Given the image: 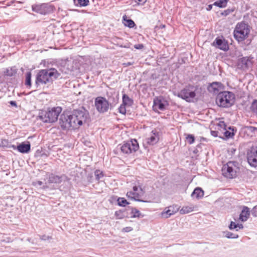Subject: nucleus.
<instances>
[{
	"label": "nucleus",
	"instance_id": "nucleus-1",
	"mask_svg": "<svg viewBox=\"0 0 257 257\" xmlns=\"http://www.w3.org/2000/svg\"><path fill=\"white\" fill-rule=\"evenodd\" d=\"M250 29V27L244 21L237 23L233 33L235 40L238 43L246 40L249 36Z\"/></svg>",
	"mask_w": 257,
	"mask_h": 257
},
{
	"label": "nucleus",
	"instance_id": "nucleus-2",
	"mask_svg": "<svg viewBox=\"0 0 257 257\" xmlns=\"http://www.w3.org/2000/svg\"><path fill=\"white\" fill-rule=\"evenodd\" d=\"M60 76V73L55 68H51L49 70L43 69L38 73L36 83L37 84H46L49 82L51 77L56 79Z\"/></svg>",
	"mask_w": 257,
	"mask_h": 257
},
{
	"label": "nucleus",
	"instance_id": "nucleus-3",
	"mask_svg": "<svg viewBox=\"0 0 257 257\" xmlns=\"http://www.w3.org/2000/svg\"><path fill=\"white\" fill-rule=\"evenodd\" d=\"M62 109L60 106L49 107L47 110L42 112L40 119L45 122L53 123L58 120Z\"/></svg>",
	"mask_w": 257,
	"mask_h": 257
},
{
	"label": "nucleus",
	"instance_id": "nucleus-4",
	"mask_svg": "<svg viewBox=\"0 0 257 257\" xmlns=\"http://www.w3.org/2000/svg\"><path fill=\"white\" fill-rule=\"evenodd\" d=\"M234 96L228 91L219 93L216 97V103L219 106L228 107L234 103Z\"/></svg>",
	"mask_w": 257,
	"mask_h": 257
},
{
	"label": "nucleus",
	"instance_id": "nucleus-5",
	"mask_svg": "<svg viewBox=\"0 0 257 257\" xmlns=\"http://www.w3.org/2000/svg\"><path fill=\"white\" fill-rule=\"evenodd\" d=\"M239 168L235 162L230 161L224 165L222 168V175L229 179L235 178L239 172Z\"/></svg>",
	"mask_w": 257,
	"mask_h": 257
},
{
	"label": "nucleus",
	"instance_id": "nucleus-6",
	"mask_svg": "<svg viewBox=\"0 0 257 257\" xmlns=\"http://www.w3.org/2000/svg\"><path fill=\"white\" fill-rule=\"evenodd\" d=\"M145 190L140 186H134L133 190L128 191L126 196L127 197L132 200L140 202H147L145 196Z\"/></svg>",
	"mask_w": 257,
	"mask_h": 257
},
{
	"label": "nucleus",
	"instance_id": "nucleus-7",
	"mask_svg": "<svg viewBox=\"0 0 257 257\" xmlns=\"http://www.w3.org/2000/svg\"><path fill=\"white\" fill-rule=\"evenodd\" d=\"M87 118L86 114L81 110H74L72 114L70 115V119L73 125V128H79L86 121Z\"/></svg>",
	"mask_w": 257,
	"mask_h": 257
},
{
	"label": "nucleus",
	"instance_id": "nucleus-8",
	"mask_svg": "<svg viewBox=\"0 0 257 257\" xmlns=\"http://www.w3.org/2000/svg\"><path fill=\"white\" fill-rule=\"evenodd\" d=\"M139 145L137 140L131 139L124 142L120 147L121 152L125 154H131L139 149Z\"/></svg>",
	"mask_w": 257,
	"mask_h": 257
},
{
	"label": "nucleus",
	"instance_id": "nucleus-9",
	"mask_svg": "<svg viewBox=\"0 0 257 257\" xmlns=\"http://www.w3.org/2000/svg\"><path fill=\"white\" fill-rule=\"evenodd\" d=\"M194 87L189 85L182 89L178 93V97L185 100L187 102H192L194 101L196 96Z\"/></svg>",
	"mask_w": 257,
	"mask_h": 257
},
{
	"label": "nucleus",
	"instance_id": "nucleus-10",
	"mask_svg": "<svg viewBox=\"0 0 257 257\" xmlns=\"http://www.w3.org/2000/svg\"><path fill=\"white\" fill-rule=\"evenodd\" d=\"M95 107L99 113L107 112L109 108L108 101L104 97L98 96L94 100Z\"/></svg>",
	"mask_w": 257,
	"mask_h": 257
},
{
	"label": "nucleus",
	"instance_id": "nucleus-11",
	"mask_svg": "<svg viewBox=\"0 0 257 257\" xmlns=\"http://www.w3.org/2000/svg\"><path fill=\"white\" fill-rule=\"evenodd\" d=\"M32 8L33 12L42 15H46L53 12L55 10L53 6L48 4L34 5Z\"/></svg>",
	"mask_w": 257,
	"mask_h": 257
},
{
	"label": "nucleus",
	"instance_id": "nucleus-12",
	"mask_svg": "<svg viewBox=\"0 0 257 257\" xmlns=\"http://www.w3.org/2000/svg\"><path fill=\"white\" fill-rule=\"evenodd\" d=\"M168 101L162 96L155 97L153 101V108L155 111H163L168 106Z\"/></svg>",
	"mask_w": 257,
	"mask_h": 257
},
{
	"label": "nucleus",
	"instance_id": "nucleus-13",
	"mask_svg": "<svg viewBox=\"0 0 257 257\" xmlns=\"http://www.w3.org/2000/svg\"><path fill=\"white\" fill-rule=\"evenodd\" d=\"M247 160L251 166L257 167V147H252L247 151Z\"/></svg>",
	"mask_w": 257,
	"mask_h": 257
},
{
	"label": "nucleus",
	"instance_id": "nucleus-14",
	"mask_svg": "<svg viewBox=\"0 0 257 257\" xmlns=\"http://www.w3.org/2000/svg\"><path fill=\"white\" fill-rule=\"evenodd\" d=\"M122 99V102L118 108V111L119 113L125 114L126 111V108L131 106L133 104L134 100L125 94H123Z\"/></svg>",
	"mask_w": 257,
	"mask_h": 257
},
{
	"label": "nucleus",
	"instance_id": "nucleus-15",
	"mask_svg": "<svg viewBox=\"0 0 257 257\" xmlns=\"http://www.w3.org/2000/svg\"><path fill=\"white\" fill-rule=\"evenodd\" d=\"M59 124L63 130H70L73 128V125L70 119V115L62 114L61 115Z\"/></svg>",
	"mask_w": 257,
	"mask_h": 257
},
{
	"label": "nucleus",
	"instance_id": "nucleus-16",
	"mask_svg": "<svg viewBox=\"0 0 257 257\" xmlns=\"http://www.w3.org/2000/svg\"><path fill=\"white\" fill-rule=\"evenodd\" d=\"M179 210V208L177 205H172L164 208V210L161 213V217L164 218H168L171 215L177 213Z\"/></svg>",
	"mask_w": 257,
	"mask_h": 257
},
{
	"label": "nucleus",
	"instance_id": "nucleus-17",
	"mask_svg": "<svg viewBox=\"0 0 257 257\" xmlns=\"http://www.w3.org/2000/svg\"><path fill=\"white\" fill-rule=\"evenodd\" d=\"M212 45L223 51H227L229 48L227 42L224 39L222 40L219 38H216Z\"/></svg>",
	"mask_w": 257,
	"mask_h": 257
},
{
	"label": "nucleus",
	"instance_id": "nucleus-18",
	"mask_svg": "<svg viewBox=\"0 0 257 257\" xmlns=\"http://www.w3.org/2000/svg\"><path fill=\"white\" fill-rule=\"evenodd\" d=\"M159 139V133L156 130H153L151 132L150 136L147 138V143L150 145H154L158 142Z\"/></svg>",
	"mask_w": 257,
	"mask_h": 257
},
{
	"label": "nucleus",
	"instance_id": "nucleus-19",
	"mask_svg": "<svg viewBox=\"0 0 257 257\" xmlns=\"http://www.w3.org/2000/svg\"><path fill=\"white\" fill-rule=\"evenodd\" d=\"M12 147L14 149H17L21 153H27L30 152L31 149V145L29 142H28L27 144L22 143L17 147L15 146H13Z\"/></svg>",
	"mask_w": 257,
	"mask_h": 257
},
{
	"label": "nucleus",
	"instance_id": "nucleus-20",
	"mask_svg": "<svg viewBox=\"0 0 257 257\" xmlns=\"http://www.w3.org/2000/svg\"><path fill=\"white\" fill-rule=\"evenodd\" d=\"M250 60L248 57H242L239 59L237 62V67L241 69H246L248 67Z\"/></svg>",
	"mask_w": 257,
	"mask_h": 257
},
{
	"label": "nucleus",
	"instance_id": "nucleus-21",
	"mask_svg": "<svg viewBox=\"0 0 257 257\" xmlns=\"http://www.w3.org/2000/svg\"><path fill=\"white\" fill-rule=\"evenodd\" d=\"M250 215L249 209L247 207L244 206L239 215V219L242 221H245Z\"/></svg>",
	"mask_w": 257,
	"mask_h": 257
},
{
	"label": "nucleus",
	"instance_id": "nucleus-22",
	"mask_svg": "<svg viewBox=\"0 0 257 257\" xmlns=\"http://www.w3.org/2000/svg\"><path fill=\"white\" fill-rule=\"evenodd\" d=\"M223 88V85L220 82H213L210 85L211 91L213 93H218Z\"/></svg>",
	"mask_w": 257,
	"mask_h": 257
},
{
	"label": "nucleus",
	"instance_id": "nucleus-23",
	"mask_svg": "<svg viewBox=\"0 0 257 257\" xmlns=\"http://www.w3.org/2000/svg\"><path fill=\"white\" fill-rule=\"evenodd\" d=\"M191 196L196 199H200L204 196V191L199 187L196 188L192 192Z\"/></svg>",
	"mask_w": 257,
	"mask_h": 257
},
{
	"label": "nucleus",
	"instance_id": "nucleus-24",
	"mask_svg": "<svg viewBox=\"0 0 257 257\" xmlns=\"http://www.w3.org/2000/svg\"><path fill=\"white\" fill-rule=\"evenodd\" d=\"M122 23L125 26L130 28H133L136 26L135 22L131 19H127L126 15L122 17Z\"/></svg>",
	"mask_w": 257,
	"mask_h": 257
},
{
	"label": "nucleus",
	"instance_id": "nucleus-25",
	"mask_svg": "<svg viewBox=\"0 0 257 257\" xmlns=\"http://www.w3.org/2000/svg\"><path fill=\"white\" fill-rule=\"evenodd\" d=\"M194 206L193 205L184 206L180 210V213L181 214H185L190 213L194 211Z\"/></svg>",
	"mask_w": 257,
	"mask_h": 257
},
{
	"label": "nucleus",
	"instance_id": "nucleus-26",
	"mask_svg": "<svg viewBox=\"0 0 257 257\" xmlns=\"http://www.w3.org/2000/svg\"><path fill=\"white\" fill-rule=\"evenodd\" d=\"M61 181V177L54 174H51L48 180L49 183H60Z\"/></svg>",
	"mask_w": 257,
	"mask_h": 257
},
{
	"label": "nucleus",
	"instance_id": "nucleus-27",
	"mask_svg": "<svg viewBox=\"0 0 257 257\" xmlns=\"http://www.w3.org/2000/svg\"><path fill=\"white\" fill-rule=\"evenodd\" d=\"M229 0H219L213 3V5L220 8H225Z\"/></svg>",
	"mask_w": 257,
	"mask_h": 257
},
{
	"label": "nucleus",
	"instance_id": "nucleus-28",
	"mask_svg": "<svg viewBox=\"0 0 257 257\" xmlns=\"http://www.w3.org/2000/svg\"><path fill=\"white\" fill-rule=\"evenodd\" d=\"M75 5L78 7H85L89 4V0H74Z\"/></svg>",
	"mask_w": 257,
	"mask_h": 257
},
{
	"label": "nucleus",
	"instance_id": "nucleus-29",
	"mask_svg": "<svg viewBox=\"0 0 257 257\" xmlns=\"http://www.w3.org/2000/svg\"><path fill=\"white\" fill-rule=\"evenodd\" d=\"M114 215L116 219H122L125 217L124 211L122 210H118L116 211L115 212Z\"/></svg>",
	"mask_w": 257,
	"mask_h": 257
},
{
	"label": "nucleus",
	"instance_id": "nucleus-30",
	"mask_svg": "<svg viewBox=\"0 0 257 257\" xmlns=\"http://www.w3.org/2000/svg\"><path fill=\"white\" fill-rule=\"evenodd\" d=\"M229 227V229H235L236 230H238L239 229L243 228V226L242 224L236 223L235 222H234L233 221H231Z\"/></svg>",
	"mask_w": 257,
	"mask_h": 257
},
{
	"label": "nucleus",
	"instance_id": "nucleus-31",
	"mask_svg": "<svg viewBox=\"0 0 257 257\" xmlns=\"http://www.w3.org/2000/svg\"><path fill=\"white\" fill-rule=\"evenodd\" d=\"M118 205L120 206L125 207L129 204V202L123 197H119L117 199Z\"/></svg>",
	"mask_w": 257,
	"mask_h": 257
},
{
	"label": "nucleus",
	"instance_id": "nucleus-32",
	"mask_svg": "<svg viewBox=\"0 0 257 257\" xmlns=\"http://www.w3.org/2000/svg\"><path fill=\"white\" fill-rule=\"evenodd\" d=\"M217 127L218 130L222 133L223 131H225L226 128V125L224 121L220 120L217 124Z\"/></svg>",
	"mask_w": 257,
	"mask_h": 257
},
{
	"label": "nucleus",
	"instance_id": "nucleus-33",
	"mask_svg": "<svg viewBox=\"0 0 257 257\" xmlns=\"http://www.w3.org/2000/svg\"><path fill=\"white\" fill-rule=\"evenodd\" d=\"M131 214L132 218L140 217L141 214L140 212L136 208H133L131 210Z\"/></svg>",
	"mask_w": 257,
	"mask_h": 257
},
{
	"label": "nucleus",
	"instance_id": "nucleus-34",
	"mask_svg": "<svg viewBox=\"0 0 257 257\" xmlns=\"http://www.w3.org/2000/svg\"><path fill=\"white\" fill-rule=\"evenodd\" d=\"M223 134L224 136L226 138H230L232 137L234 134L233 133V130H232L231 131L227 130L226 128H225V131H223V132L221 133Z\"/></svg>",
	"mask_w": 257,
	"mask_h": 257
},
{
	"label": "nucleus",
	"instance_id": "nucleus-35",
	"mask_svg": "<svg viewBox=\"0 0 257 257\" xmlns=\"http://www.w3.org/2000/svg\"><path fill=\"white\" fill-rule=\"evenodd\" d=\"M26 85L28 86H31V73L29 72L26 74Z\"/></svg>",
	"mask_w": 257,
	"mask_h": 257
},
{
	"label": "nucleus",
	"instance_id": "nucleus-36",
	"mask_svg": "<svg viewBox=\"0 0 257 257\" xmlns=\"http://www.w3.org/2000/svg\"><path fill=\"white\" fill-rule=\"evenodd\" d=\"M251 111L257 114V100H254L252 102L250 106Z\"/></svg>",
	"mask_w": 257,
	"mask_h": 257
},
{
	"label": "nucleus",
	"instance_id": "nucleus-37",
	"mask_svg": "<svg viewBox=\"0 0 257 257\" xmlns=\"http://www.w3.org/2000/svg\"><path fill=\"white\" fill-rule=\"evenodd\" d=\"M95 178L97 180H99L103 176V172L99 170H97L94 173Z\"/></svg>",
	"mask_w": 257,
	"mask_h": 257
},
{
	"label": "nucleus",
	"instance_id": "nucleus-38",
	"mask_svg": "<svg viewBox=\"0 0 257 257\" xmlns=\"http://www.w3.org/2000/svg\"><path fill=\"white\" fill-rule=\"evenodd\" d=\"M188 143L189 144H192L194 142L195 139L193 135H188L186 138Z\"/></svg>",
	"mask_w": 257,
	"mask_h": 257
},
{
	"label": "nucleus",
	"instance_id": "nucleus-39",
	"mask_svg": "<svg viewBox=\"0 0 257 257\" xmlns=\"http://www.w3.org/2000/svg\"><path fill=\"white\" fill-rule=\"evenodd\" d=\"M233 11H234L233 9H227V10L224 11V12L223 13H222L221 14L222 15L226 16L228 15L229 14H230V13H232Z\"/></svg>",
	"mask_w": 257,
	"mask_h": 257
},
{
	"label": "nucleus",
	"instance_id": "nucleus-40",
	"mask_svg": "<svg viewBox=\"0 0 257 257\" xmlns=\"http://www.w3.org/2000/svg\"><path fill=\"white\" fill-rule=\"evenodd\" d=\"M8 144V142L6 140H2L0 141V146L3 147H6V146H7Z\"/></svg>",
	"mask_w": 257,
	"mask_h": 257
},
{
	"label": "nucleus",
	"instance_id": "nucleus-41",
	"mask_svg": "<svg viewBox=\"0 0 257 257\" xmlns=\"http://www.w3.org/2000/svg\"><path fill=\"white\" fill-rule=\"evenodd\" d=\"M135 3H136L139 5H144L146 2L147 0H134Z\"/></svg>",
	"mask_w": 257,
	"mask_h": 257
},
{
	"label": "nucleus",
	"instance_id": "nucleus-42",
	"mask_svg": "<svg viewBox=\"0 0 257 257\" xmlns=\"http://www.w3.org/2000/svg\"><path fill=\"white\" fill-rule=\"evenodd\" d=\"M132 230H133V228L130 226L124 227L122 230L123 232H128L131 231Z\"/></svg>",
	"mask_w": 257,
	"mask_h": 257
},
{
	"label": "nucleus",
	"instance_id": "nucleus-43",
	"mask_svg": "<svg viewBox=\"0 0 257 257\" xmlns=\"http://www.w3.org/2000/svg\"><path fill=\"white\" fill-rule=\"evenodd\" d=\"M144 47V46L142 44L135 45L134 46V48L136 49H142Z\"/></svg>",
	"mask_w": 257,
	"mask_h": 257
},
{
	"label": "nucleus",
	"instance_id": "nucleus-44",
	"mask_svg": "<svg viewBox=\"0 0 257 257\" xmlns=\"http://www.w3.org/2000/svg\"><path fill=\"white\" fill-rule=\"evenodd\" d=\"M133 63L132 62L124 63L123 64V65L125 67H127V66H131V65H133Z\"/></svg>",
	"mask_w": 257,
	"mask_h": 257
},
{
	"label": "nucleus",
	"instance_id": "nucleus-45",
	"mask_svg": "<svg viewBox=\"0 0 257 257\" xmlns=\"http://www.w3.org/2000/svg\"><path fill=\"white\" fill-rule=\"evenodd\" d=\"M212 5H209L206 8V10L208 11H210L212 9Z\"/></svg>",
	"mask_w": 257,
	"mask_h": 257
},
{
	"label": "nucleus",
	"instance_id": "nucleus-46",
	"mask_svg": "<svg viewBox=\"0 0 257 257\" xmlns=\"http://www.w3.org/2000/svg\"><path fill=\"white\" fill-rule=\"evenodd\" d=\"M10 104L12 105H13V106H17V104H16V103L15 101H10Z\"/></svg>",
	"mask_w": 257,
	"mask_h": 257
},
{
	"label": "nucleus",
	"instance_id": "nucleus-47",
	"mask_svg": "<svg viewBox=\"0 0 257 257\" xmlns=\"http://www.w3.org/2000/svg\"><path fill=\"white\" fill-rule=\"evenodd\" d=\"M161 27L162 28H165V25H163L161 26Z\"/></svg>",
	"mask_w": 257,
	"mask_h": 257
}]
</instances>
